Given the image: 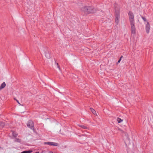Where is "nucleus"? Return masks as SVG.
I'll return each instance as SVG.
<instances>
[{
	"instance_id": "1",
	"label": "nucleus",
	"mask_w": 153,
	"mask_h": 153,
	"mask_svg": "<svg viewBox=\"0 0 153 153\" xmlns=\"http://www.w3.org/2000/svg\"><path fill=\"white\" fill-rule=\"evenodd\" d=\"M128 15L130 23L131 32L132 33L135 34L136 33V28L135 25L134 15L131 11H129L128 13Z\"/></svg>"
},
{
	"instance_id": "2",
	"label": "nucleus",
	"mask_w": 153,
	"mask_h": 153,
	"mask_svg": "<svg viewBox=\"0 0 153 153\" xmlns=\"http://www.w3.org/2000/svg\"><path fill=\"white\" fill-rule=\"evenodd\" d=\"M91 7H85L82 8L81 10L86 13H92L91 10Z\"/></svg>"
},
{
	"instance_id": "3",
	"label": "nucleus",
	"mask_w": 153,
	"mask_h": 153,
	"mask_svg": "<svg viewBox=\"0 0 153 153\" xmlns=\"http://www.w3.org/2000/svg\"><path fill=\"white\" fill-rule=\"evenodd\" d=\"M115 22L117 25L119 23V20L120 18V13L119 11L115 12Z\"/></svg>"
},
{
	"instance_id": "4",
	"label": "nucleus",
	"mask_w": 153,
	"mask_h": 153,
	"mask_svg": "<svg viewBox=\"0 0 153 153\" xmlns=\"http://www.w3.org/2000/svg\"><path fill=\"white\" fill-rule=\"evenodd\" d=\"M27 125L29 127L32 129L34 127L33 123L31 120H29L27 123Z\"/></svg>"
},
{
	"instance_id": "5",
	"label": "nucleus",
	"mask_w": 153,
	"mask_h": 153,
	"mask_svg": "<svg viewBox=\"0 0 153 153\" xmlns=\"http://www.w3.org/2000/svg\"><path fill=\"white\" fill-rule=\"evenodd\" d=\"M146 30L147 33H149L150 29V25L148 22H147V23L146 24Z\"/></svg>"
},
{
	"instance_id": "6",
	"label": "nucleus",
	"mask_w": 153,
	"mask_h": 153,
	"mask_svg": "<svg viewBox=\"0 0 153 153\" xmlns=\"http://www.w3.org/2000/svg\"><path fill=\"white\" fill-rule=\"evenodd\" d=\"M44 144H47L49 145H52L56 146H58V143H56L50 142H45Z\"/></svg>"
},
{
	"instance_id": "7",
	"label": "nucleus",
	"mask_w": 153,
	"mask_h": 153,
	"mask_svg": "<svg viewBox=\"0 0 153 153\" xmlns=\"http://www.w3.org/2000/svg\"><path fill=\"white\" fill-rule=\"evenodd\" d=\"M6 86V84L5 82L2 83L0 86V90L4 88Z\"/></svg>"
},
{
	"instance_id": "8",
	"label": "nucleus",
	"mask_w": 153,
	"mask_h": 153,
	"mask_svg": "<svg viewBox=\"0 0 153 153\" xmlns=\"http://www.w3.org/2000/svg\"><path fill=\"white\" fill-rule=\"evenodd\" d=\"M32 152V151L31 150H28V151H25L21 153H31Z\"/></svg>"
},
{
	"instance_id": "9",
	"label": "nucleus",
	"mask_w": 153,
	"mask_h": 153,
	"mask_svg": "<svg viewBox=\"0 0 153 153\" xmlns=\"http://www.w3.org/2000/svg\"><path fill=\"white\" fill-rule=\"evenodd\" d=\"M12 134L13 136L14 137H16L18 135V134L17 133L13 131L12 132Z\"/></svg>"
},
{
	"instance_id": "10",
	"label": "nucleus",
	"mask_w": 153,
	"mask_h": 153,
	"mask_svg": "<svg viewBox=\"0 0 153 153\" xmlns=\"http://www.w3.org/2000/svg\"><path fill=\"white\" fill-rule=\"evenodd\" d=\"M90 109L92 113L94 115H97L96 112L95 110L92 108H90Z\"/></svg>"
},
{
	"instance_id": "11",
	"label": "nucleus",
	"mask_w": 153,
	"mask_h": 153,
	"mask_svg": "<svg viewBox=\"0 0 153 153\" xmlns=\"http://www.w3.org/2000/svg\"><path fill=\"white\" fill-rule=\"evenodd\" d=\"M14 141L16 142L21 143V139L19 138H16L15 139Z\"/></svg>"
},
{
	"instance_id": "12",
	"label": "nucleus",
	"mask_w": 153,
	"mask_h": 153,
	"mask_svg": "<svg viewBox=\"0 0 153 153\" xmlns=\"http://www.w3.org/2000/svg\"><path fill=\"white\" fill-rule=\"evenodd\" d=\"M117 121L118 123H120L122 121H123V120L121 119L120 118H117Z\"/></svg>"
},
{
	"instance_id": "13",
	"label": "nucleus",
	"mask_w": 153,
	"mask_h": 153,
	"mask_svg": "<svg viewBox=\"0 0 153 153\" xmlns=\"http://www.w3.org/2000/svg\"><path fill=\"white\" fill-rule=\"evenodd\" d=\"M80 126L84 129H86L87 128V127L84 125H81Z\"/></svg>"
},
{
	"instance_id": "14",
	"label": "nucleus",
	"mask_w": 153,
	"mask_h": 153,
	"mask_svg": "<svg viewBox=\"0 0 153 153\" xmlns=\"http://www.w3.org/2000/svg\"><path fill=\"white\" fill-rule=\"evenodd\" d=\"M141 18H142V19L143 20V21H144V22H147L146 21V18H145V17H143V16H142L141 17Z\"/></svg>"
},
{
	"instance_id": "15",
	"label": "nucleus",
	"mask_w": 153,
	"mask_h": 153,
	"mask_svg": "<svg viewBox=\"0 0 153 153\" xmlns=\"http://www.w3.org/2000/svg\"><path fill=\"white\" fill-rule=\"evenodd\" d=\"M121 60L120 59L118 61V63H120V62Z\"/></svg>"
},
{
	"instance_id": "16",
	"label": "nucleus",
	"mask_w": 153,
	"mask_h": 153,
	"mask_svg": "<svg viewBox=\"0 0 153 153\" xmlns=\"http://www.w3.org/2000/svg\"><path fill=\"white\" fill-rule=\"evenodd\" d=\"M123 56H121L120 57V59L121 60L123 58Z\"/></svg>"
},
{
	"instance_id": "17",
	"label": "nucleus",
	"mask_w": 153,
	"mask_h": 153,
	"mask_svg": "<svg viewBox=\"0 0 153 153\" xmlns=\"http://www.w3.org/2000/svg\"><path fill=\"white\" fill-rule=\"evenodd\" d=\"M16 100V101L19 104H20V103H19L18 100Z\"/></svg>"
},
{
	"instance_id": "18",
	"label": "nucleus",
	"mask_w": 153,
	"mask_h": 153,
	"mask_svg": "<svg viewBox=\"0 0 153 153\" xmlns=\"http://www.w3.org/2000/svg\"><path fill=\"white\" fill-rule=\"evenodd\" d=\"M58 68L60 70V68H59V67L58 65Z\"/></svg>"
},
{
	"instance_id": "19",
	"label": "nucleus",
	"mask_w": 153,
	"mask_h": 153,
	"mask_svg": "<svg viewBox=\"0 0 153 153\" xmlns=\"http://www.w3.org/2000/svg\"><path fill=\"white\" fill-rule=\"evenodd\" d=\"M47 54H48V53H46V54H45V56L46 57L47 56Z\"/></svg>"
},
{
	"instance_id": "20",
	"label": "nucleus",
	"mask_w": 153,
	"mask_h": 153,
	"mask_svg": "<svg viewBox=\"0 0 153 153\" xmlns=\"http://www.w3.org/2000/svg\"><path fill=\"white\" fill-rule=\"evenodd\" d=\"M49 153H53V152H50Z\"/></svg>"
},
{
	"instance_id": "21",
	"label": "nucleus",
	"mask_w": 153,
	"mask_h": 153,
	"mask_svg": "<svg viewBox=\"0 0 153 153\" xmlns=\"http://www.w3.org/2000/svg\"><path fill=\"white\" fill-rule=\"evenodd\" d=\"M35 153H39V152H36Z\"/></svg>"
},
{
	"instance_id": "22",
	"label": "nucleus",
	"mask_w": 153,
	"mask_h": 153,
	"mask_svg": "<svg viewBox=\"0 0 153 153\" xmlns=\"http://www.w3.org/2000/svg\"><path fill=\"white\" fill-rule=\"evenodd\" d=\"M1 148V147H0V148Z\"/></svg>"
}]
</instances>
